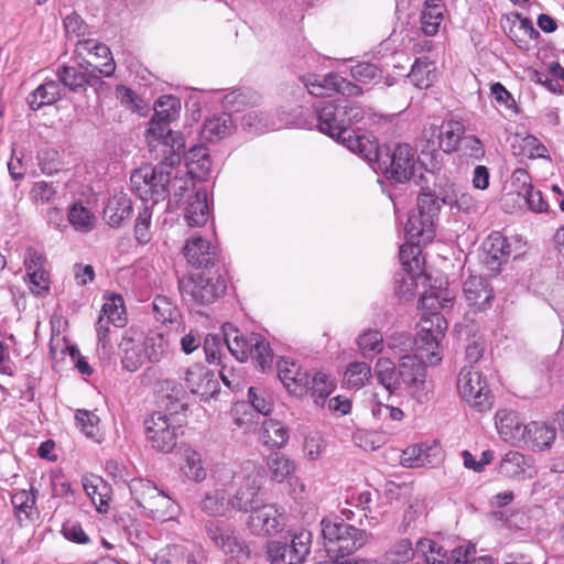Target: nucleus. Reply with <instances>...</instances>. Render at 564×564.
<instances>
[{
  "instance_id": "f257e3e1",
  "label": "nucleus",
  "mask_w": 564,
  "mask_h": 564,
  "mask_svg": "<svg viewBox=\"0 0 564 564\" xmlns=\"http://www.w3.org/2000/svg\"><path fill=\"white\" fill-rule=\"evenodd\" d=\"M446 329L447 321L441 313L423 314L414 340L417 354L402 356L398 366L388 358L377 360L375 376L389 394L404 390L419 403L430 400L426 364L435 366L442 360L441 341Z\"/></svg>"
},
{
  "instance_id": "f03ea898",
  "label": "nucleus",
  "mask_w": 564,
  "mask_h": 564,
  "mask_svg": "<svg viewBox=\"0 0 564 564\" xmlns=\"http://www.w3.org/2000/svg\"><path fill=\"white\" fill-rule=\"evenodd\" d=\"M321 532L324 546L337 564H360L359 561H338L360 550L370 538V533L347 523L339 516H327L321 520Z\"/></svg>"
},
{
  "instance_id": "7ed1b4c3",
  "label": "nucleus",
  "mask_w": 564,
  "mask_h": 564,
  "mask_svg": "<svg viewBox=\"0 0 564 564\" xmlns=\"http://www.w3.org/2000/svg\"><path fill=\"white\" fill-rule=\"evenodd\" d=\"M180 100L172 96H163L154 105V115L150 120L147 130V140L149 147L156 149L163 154L174 150V152L184 153L185 143L178 133H174L170 123L180 116Z\"/></svg>"
},
{
  "instance_id": "20e7f679",
  "label": "nucleus",
  "mask_w": 564,
  "mask_h": 564,
  "mask_svg": "<svg viewBox=\"0 0 564 564\" xmlns=\"http://www.w3.org/2000/svg\"><path fill=\"white\" fill-rule=\"evenodd\" d=\"M224 340L230 354L240 362L249 358L265 372L273 364V351L269 341L258 333L243 334L232 324L224 325Z\"/></svg>"
},
{
  "instance_id": "39448f33",
  "label": "nucleus",
  "mask_w": 564,
  "mask_h": 564,
  "mask_svg": "<svg viewBox=\"0 0 564 564\" xmlns=\"http://www.w3.org/2000/svg\"><path fill=\"white\" fill-rule=\"evenodd\" d=\"M178 288L185 302L200 308L223 296L227 286L218 270L209 269L182 278Z\"/></svg>"
},
{
  "instance_id": "423d86ee",
  "label": "nucleus",
  "mask_w": 564,
  "mask_h": 564,
  "mask_svg": "<svg viewBox=\"0 0 564 564\" xmlns=\"http://www.w3.org/2000/svg\"><path fill=\"white\" fill-rule=\"evenodd\" d=\"M232 478L237 486V490L230 499L234 509L248 512L263 503L261 487L264 480V473L261 466L254 462L247 460L234 474Z\"/></svg>"
},
{
  "instance_id": "0eeeda50",
  "label": "nucleus",
  "mask_w": 564,
  "mask_h": 564,
  "mask_svg": "<svg viewBox=\"0 0 564 564\" xmlns=\"http://www.w3.org/2000/svg\"><path fill=\"white\" fill-rule=\"evenodd\" d=\"M130 491L135 503L152 519L166 521L178 513V506L152 481L133 479Z\"/></svg>"
},
{
  "instance_id": "6e6552de",
  "label": "nucleus",
  "mask_w": 564,
  "mask_h": 564,
  "mask_svg": "<svg viewBox=\"0 0 564 564\" xmlns=\"http://www.w3.org/2000/svg\"><path fill=\"white\" fill-rule=\"evenodd\" d=\"M437 202L429 195H419L416 208L410 212L405 224L409 242L415 247L431 242L438 220Z\"/></svg>"
},
{
  "instance_id": "1a4fd4ad",
  "label": "nucleus",
  "mask_w": 564,
  "mask_h": 564,
  "mask_svg": "<svg viewBox=\"0 0 564 564\" xmlns=\"http://www.w3.org/2000/svg\"><path fill=\"white\" fill-rule=\"evenodd\" d=\"M386 177L394 183H405L414 175L416 155L408 143H397L393 148H379L375 159Z\"/></svg>"
},
{
  "instance_id": "9d476101",
  "label": "nucleus",
  "mask_w": 564,
  "mask_h": 564,
  "mask_svg": "<svg viewBox=\"0 0 564 564\" xmlns=\"http://www.w3.org/2000/svg\"><path fill=\"white\" fill-rule=\"evenodd\" d=\"M312 533L302 531L290 539L268 543L267 555L271 564H304L311 552Z\"/></svg>"
},
{
  "instance_id": "9b49d317",
  "label": "nucleus",
  "mask_w": 564,
  "mask_h": 564,
  "mask_svg": "<svg viewBox=\"0 0 564 564\" xmlns=\"http://www.w3.org/2000/svg\"><path fill=\"white\" fill-rule=\"evenodd\" d=\"M457 389L460 397L479 412L490 410L494 404L486 379L474 367H465L457 378Z\"/></svg>"
},
{
  "instance_id": "f8f14e48",
  "label": "nucleus",
  "mask_w": 564,
  "mask_h": 564,
  "mask_svg": "<svg viewBox=\"0 0 564 564\" xmlns=\"http://www.w3.org/2000/svg\"><path fill=\"white\" fill-rule=\"evenodd\" d=\"M180 425L162 413L154 412L144 420L148 444L158 453H171L177 444Z\"/></svg>"
},
{
  "instance_id": "ddd939ff",
  "label": "nucleus",
  "mask_w": 564,
  "mask_h": 564,
  "mask_svg": "<svg viewBox=\"0 0 564 564\" xmlns=\"http://www.w3.org/2000/svg\"><path fill=\"white\" fill-rule=\"evenodd\" d=\"M204 530L214 545L234 558L247 560L250 552L234 525L226 521L207 520Z\"/></svg>"
},
{
  "instance_id": "4468645a",
  "label": "nucleus",
  "mask_w": 564,
  "mask_h": 564,
  "mask_svg": "<svg viewBox=\"0 0 564 564\" xmlns=\"http://www.w3.org/2000/svg\"><path fill=\"white\" fill-rule=\"evenodd\" d=\"M465 134V126L458 120L444 121L440 127L430 126L423 130V138L431 144V150L437 148L445 153H453L459 150V145Z\"/></svg>"
},
{
  "instance_id": "2eb2a0df",
  "label": "nucleus",
  "mask_w": 564,
  "mask_h": 564,
  "mask_svg": "<svg viewBox=\"0 0 564 564\" xmlns=\"http://www.w3.org/2000/svg\"><path fill=\"white\" fill-rule=\"evenodd\" d=\"M501 28L507 36L521 50H529L540 33L533 22L520 13H510L501 19Z\"/></svg>"
},
{
  "instance_id": "dca6fc26",
  "label": "nucleus",
  "mask_w": 564,
  "mask_h": 564,
  "mask_svg": "<svg viewBox=\"0 0 564 564\" xmlns=\"http://www.w3.org/2000/svg\"><path fill=\"white\" fill-rule=\"evenodd\" d=\"M75 53L78 56L87 54L93 57V62L87 61V65L91 66L95 63V68L99 75L110 77L115 74L116 63L112 58L110 48L94 39H83L76 42Z\"/></svg>"
},
{
  "instance_id": "f3484780",
  "label": "nucleus",
  "mask_w": 564,
  "mask_h": 564,
  "mask_svg": "<svg viewBox=\"0 0 564 564\" xmlns=\"http://www.w3.org/2000/svg\"><path fill=\"white\" fill-rule=\"evenodd\" d=\"M248 527L256 535H274L284 527L283 516L273 505H260L249 510Z\"/></svg>"
},
{
  "instance_id": "a211bd4d",
  "label": "nucleus",
  "mask_w": 564,
  "mask_h": 564,
  "mask_svg": "<svg viewBox=\"0 0 564 564\" xmlns=\"http://www.w3.org/2000/svg\"><path fill=\"white\" fill-rule=\"evenodd\" d=\"M467 305L474 312H485L492 306L495 292L488 280L481 275H470L463 285Z\"/></svg>"
},
{
  "instance_id": "6ab92c4d",
  "label": "nucleus",
  "mask_w": 564,
  "mask_h": 564,
  "mask_svg": "<svg viewBox=\"0 0 564 564\" xmlns=\"http://www.w3.org/2000/svg\"><path fill=\"white\" fill-rule=\"evenodd\" d=\"M148 175V170L134 171L130 177L131 188L140 199L143 202L152 200V205H154L166 197L171 176L170 172H159V183L145 186Z\"/></svg>"
},
{
  "instance_id": "aec40b11",
  "label": "nucleus",
  "mask_w": 564,
  "mask_h": 564,
  "mask_svg": "<svg viewBox=\"0 0 564 564\" xmlns=\"http://www.w3.org/2000/svg\"><path fill=\"white\" fill-rule=\"evenodd\" d=\"M317 116V128L322 133L339 140L345 134L344 124L340 123V104L333 100H321L314 106Z\"/></svg>"
},
{
  "instance_id": "412c9836",
  "label": "nucleus",
  "mask_w": 564,
  "mask_h": 564,
  "mask_svg": "<svg viewBox=\"0 0 564 564\" xmlns=\"http://www.w3.org/2000/svg\"><path fill=\"white\" fill-rule=\"evenodd\" d=\"M56 76L58 78L57 82L63 85L62 88H68L74 93L84 91L86 86L94 87L96 90L106 86L105 82L100 79L95 70L83 72L75 66H61L56 72Z\"/></svg>"
},
{
  "instance_id": "4be33fe9",
  "label": "nucleus",
  "mask_w": 564,
  "mask_h": 564,
  "mask_svg": "<svg viewBox=\"0 0 564 564\" xmlns=\"http://www.w3.org/2000/svg\"><path fill=\"white\" fill-rule=\"evenodd\" d=\"M305 86L307 87L308 93L314 96L328 95L329 91H336L350 97L362 94V89L358 85L333 73L324 76L322 80L316 78L314 80H308Z\"/></svg>"
},
{
  "instance_id": "5701e85b",
  "label": "nucleus",
  "mask_w": 564,
  "mask_h": 564,
  "mask_svg": "<svg viewBox=\"0 0 564 564\" xmlns=\"http://www.w3.org/2000/svg\"><path fill=\"white\" fill-rule=\"evenodd\" d=\"M278 377L294 395H304L308 393L310 373L302 371L301 367L294 361L282 359L276 364Z\"/></svg>"
},
{
  "instance_id": "b1692460",
  "label": "nucleus",
  "mask_w": 564,
  "mask_h": 564,
  "mask_svg": "<svg viewBox=\"0 0 564 564\" xmlns=\"http://www.w3.org/2000/svg\"><path fill=\"white\" fill-rule=\"evenodd\" d=\"M511 181L518 195L524 199L529 209L536 213L546 212L547 204L543 199L542 193L539 189H534L530 182V175L524 169H517L512 173Z\"/></svg>"
},
{
  "instance_id": "393cba45",
  "label": "nucleus",
  "mask_w": 564,
  "mask_h": 564,
  "mask_svg": "<svg viewBox=\"0 0 564 564\" xmlns=\"http://www.w3.org/2000/svg\"><path fill=\"white\" fill-rule=\"evenodd\" d=\"M510 257V246L500 232H492L484 242L481 261L491 271L499 270L500 265Z\"/></svg>"
},
{
  "instance_id": "a878e982",
  "label": "nucleus",
  "mask_w": 564,
  "mask_h": 564,
  "mask_svg": "<svg viewBox=\"0 0 564 564\" xmlns=\"http://www.w3.org/2000/svg\"><path fill=\"white\" fill-rule=\"evenodd\" d=\"M184 257L193 267L213 269L215 264V252L212 251L209 241L202 237H192L183 248Z\"/></svg>"
},
{
  "instance_id": "bb28decb",
  "label": "nucleus",
  "mask_w": 564,
  "mask_h": 564,
  "mask_svg": "<svg viewBox=\"0 0 564 564\" xmlns=\"http://www.w3.org/2000/svg\"><path fill=\"white\" fill-rule=\"evenodd\" d=\"M156 393L160 403L171 413H178L186 409L184 399L186 391L181 383L174 379H163L156 383Z\"/></svg>"
},
{
  "instance_id": "cd10ccee",
  "label": "nucleus",
  "mask_w": 564,
  "mask_h": 564,
  "mask_svg": "<svg viewBox=\"0 0 564 564\" xmlns=\"http://www.w3.org/2000/svg\"><path fill=\"white\" fill-rule=\"evenodd\" d=\"M182 378L194 394H208L217 386L214 375L200 364H194L186 368Z\"/></svg>"
},
{
  "instance_id": "c85d7f7f",
  "label": "nucleus",
  "mask_w": 564,
  "mask_h": 564,
  "mask_svg": "<svg viewBox=\"0 0 564 564\" xmlns=\"http://www.w3.org/2000/svg\"><path fill=\"white\" fill-rule=\"evenodd\" d=\"M85 490L98 512H106L111 496V487L100 476L90 474L82 478Z\"/></svg>"
},
{
  "instance_id": "c756f323",
  "label": "nucleus",
  "mask_w": 564,
  "mask_h": 564,
  "mask_svg": "<svg viewBox=\"0 0 564 564\" xmlns=\"http://www.w3.org/2000/svg\"><path fill=\"white\" fill-rule=\"evenodd\" d=\"M36 492L37 490L31 487L30 490L22 489L12 495L11 503L20 525H23L25 521H33L37 518Z\"/></svg>"
},
{
  "instance_id": "7c9ffc66",
  "label": "nucleus",
  "mask_w": 564,
  "mask_h": 564,
  "mask_svg": "<svg viewBox=\"0 0 564 564\" xmlns=\"http://www.w3.org/2000/svg\"><path fill=\"white\" fill-rule=\"evenodd\" d=\"M132 210V203L128 195L118 193L109 198L104 209V217L110 227L118 228L130 219Z\"/></svg>"
},
{
  "instance_id": "2f4dec72",
  "label": "nucleus",
  "mask_w": 564,
  "mask_h": 564,
  "mask_svg": "<svg viewBox=\"0 0 564 564\" xmlns=\"http://www.w3.org/2000/svg\"><path fill=\"white\" fill-rule=\"evenodd\" d=\"M235 129L236 124L231 116L228 112H223L205 120L200 135L205 141L216 142L229 137Z\"/></svg>"
},
{
  "instance_id": "473e14b6",
  "label": "nucleus",
  "mask_w": 564,
  "mask_h": 564,
  "mask_svg": "<svg viewBox=\"0 0 564 564\" xmlns=\"http://www.w3.org/2000/svg\"><path fill=\"white\" fill-rule=\"evenodd\" d=\"M184 218L188 226H204L209 218L208 194L206 189H197L189 196L185 206Z\"/></svg>"
},
{
  "instance_id": "72a5a7b5",
  "label": "nucleus",
  "mask_w": 564,
  "mask_h": 564,
  "mask_svg": "<svg viewBox=\"0 0 564 564\" xmlns=\"http://www.w3.org/2000/svg\"><path fill=\"white\" fill-rule=\"evenodd\" d=\"M336 141L368 162H375V159H378L380 147L377 141L368 137L357 135L354 134V131H350V133L344 134Z\"/></svg>"
},
{
  "instance_id": "f704fd0d",
  "label": "nucleus",
  "mask_w": 564,
  "mask_h": 564,
  "mask_svg": "<svg viewBox=\"0 0 564 564\" xmlns=\"http://www.w3.org/2000/svg\"><path fill=\"white\" fill-rule=\"evenodd\" d=\"M496 426L500 436L506 441H516L525 437L523 425L513 411L500 410L496 413Z\"/></svg>"
},
{
  "instance_id": "c9c22d12",
  "label": "nucleus",
  "mask_w": 564,
  "mask_h": 564,
  "mask_svg": "<svg viewBox=\"0 0 564 564\" xmlns=\"http://www.w3.org/2000/svg\"><path fill=\"white\" fill-rule=\"evenodd\" d=\"M64 95V88L56 80H46L40 85L28 98L33 110L57 102Z\"/></svg>"
},
{
  "instance_id": "e433bc0d",
  "label": "nucleus",
  "mask_w": 564,
  "mask_h": 564,
  "mask_svg": "<svg viewBox=\"0 0 564 564\" xmlns=\"http://www.w3.org/2000/svg\"><path fill=\"white\" fill-rule=\"evenodd\" d=\"M429 176L435 180L434 187H423L420 195H429L437 202L438 212L442 205L453 206L457 199V192L455 185L449 182L445 176H435L432 172H429Z\"/></svg>"
},
{
  "instance_id": "4c0bfd02",
  "label": "nucleus",
  "mask_w": 564,
  "mask_h": 564,
  "mask_svg": "<svg viewBox=\"0 0 564 564\" xmlns=\"http://www.w3.org/2000/svg\"><path fill=\"white\" fill-rule=\"evenodd\" d=\"M180 469L187 480L195 482H202L207 476L200 453L192 447L184 448Z\"/></svg>"
},
{
  "instance_id": "58836bf2",
  "label": "nucleus",
  "mask_w": 564,
  "mask_h": 564,
  "mask_svg": "<svg viewBox=\"0 0 564 564\" xmlns=\"http://www.w3.org/2000/svg\"><path fill=\"white\" fill-rule=\"evenodd\" d=\"M119 348L122 352V366L130 372L138 370L147 359L140 340L133 339L128 334L122 336Z\"/></svg>"
},
{
  "instance_id": "ea45409f",
  "label": "nucleus",
  "mask_w": 564,
  "mask_h": 564,
  "mask_svg": "<svg viewBox=\"0 0 564 564\" xmlns=\"http://www.w3.org/2000/svg\"><path fill=\"white\" fill-rule=\"evenodd\" d=\"M186 169L192 178L204 181L212 171V160L206 148L194 147L186 158Z\"/></svg>"
},
{
  "instance_id": "a19ab883",
  "label": "nucleus",
  "mask_w": 564,
  "mask_h": 564,
  "mask_svg": "<svg viewBox=\"0 0 564 564\" xmlns=\"http://www.w3.org/2000/svg\"><path fill=\"white\" fill-rule=\"evenodd\" d=\"M408 77L415 87L426 89L437 77L436 66L427 57L416 58Z\"/></svg>"
},
{
  "instance_id": "79ce46f5",
  "label": "nucleus",
  "mask_w": 564,
  "mask_h": 564,
  "mask_svg": "<svg viewBox=\"0 0 564 564\" xmlns=\"http://www.w3.org/2000/svg\"><path fill=\"white\" fill-rule=\"evenodd\" d=\"M555 437L556 431L544 423L531 422L525 425L524 440L531 442L532 446L539 451L551 447Z\"/></svg>"
},
{
  "instance_id": "37998d69",
  "label": "nucleus",
  "mask_w": 564,
  "mask_h": 564,
  "mask_svg": "<svg viewBox=\"0 0 564 564\" xmlns=\"http://www.w3.org/2000/svg\"><path fill=\"white\" fill-rule=\"evenodd\" d=\"M261 440L265 446L281 448L289 441V430L279 421L264 420L261 426Z\"/></svg>"
},
{
  "instance_id": "c03bdc74",
  "label": "nucleus",
  "mask_w": 564,
  "mask_h": 564,
  "mask_svg": "<svg viewBox=\"0 0 564 564\" xmlns=\"http://www.w3.org/2000/svg\"><path fill=\"white\" fill-rule=\"evenodd\" d=\"M267 465L271 479L282 482L289 479L296 469L295 463L282 453L275 452L268 456Z\"/></svg>"
},
{
  "instance_id": "a18cd8bd",
  "label": "nucleus",
  "mask_w": 564,
  "mask_h": 564,
  "mask_svg": "<svg viewBox=\"0 0 564 564\" xmlns=\"http://www.w3.org/2000/svg\"><path fill=\"white\" fill-rule=\"evenodd\" d=\"M171 339L160 332L150 333L143 340V350L147 359L159 362L167 352Z\"/></svg>"
},
{
  "instance_id": "49530a36",
  "label": "nucleus",
  "mask_w": 564,
  "mask_h": 564,
  "mask_svg": "<svg viewBox=\"0 0 564 564\" xmlns=\"http://www.w3.org/2000/svg\"><path fill=\"white\" fill-rule=\"evenodd\" d=\"M334 388L335 383L328 375L317 371L310 376L308 392L315 404L323 406Z\"/></svg>"
},
{
  "instance_id": "de8ad7c7",
  "label": "nucleus",
  "mask_w": 564,
  "mask_h": 564,
  "mask_svg": "<svg viewBox=\"0 0 564 564\" xmlns=\"http://www.w3.org/2000/svg\"><path fill=\"white\" fill-rule=\"evenodd\" d=\"M230 500H227L224 490L216 489L206 492L200 501V509L210 517H223L229 510Z\"/></svg>"
},
{
  "instance_id": "09e8293b",
  "label": "nucleus",
  "mask_w": 564,
  "mask_h": 564,
  "mask_svg": "<svg viewBox=\"0 0 564 564\" xmlns=\"http://www.w3.org/2000/svg\"><path fill=\"white\" fill-rule=\"evenodd\" d=\"M371 378V368L367 362L355 361L345 372L344 381L348 388L360 389Z\"/></svg>"
},
{
  "instance_id": "8fccbe9b",
  "label": "nucleus",
  "mask_w": 564,
  "mask_h": 564,
  "mask_svg": "<svg viewBox=\"0 0 564 564\" xmlns=\"http://www.w3.org/2000/svg\"><path fill=\"white\" fill-rule=\"evenodd\" d=\"M528 467L527 459L522 454L509 452L500 464V471L511 478H521L525 476Z\"/></svg>"
},
{
  "instance_id": "3c124183",
  "label": "nucleus",
  "mask_w": 564,
  "mask_h": 564,
  "mask_svg": "<svg viewBox=\"0 0 564 564\" xmlns=\"http://www.w3.org/2000/svg\"><path fill=\"white\" fill-rule=\"evenodd\" d=\"M164 159L156 166H145L140 170H148L149 175L145 180V186H152V184L156 185L159 183V172H170L174 166H177L182 161V155L180 152H174V150L169 151L166 154H163Z\"/></svg>"
},
{
  "instance_id": "603ef678",
  "label": "nucleus",
  "mask_w": 564,
  "mask_h": 564,
  "mask_svg": "<svg viewBox=\"0 0 564 564\" xmlns=\"http://www.w3.org/2000/svg\"><path fill=\"white\" fill-rule=\"evenodd\" d=\"M241 126L250 132L263 133L272 129L274 124L269 115L252 109L241 117Z\"/></svg>"
},
{
  "instance_id": "864d4df0",
  "label": "nucleus",
  "mask_w": 564,
  "mask_h": 564,
  "mask_svg": "<svg viewBox=\"0 0 564 564\" xmlns=\"http://www.w3.org/2000/svg\"><path fill=\"white\" fill-rule=\"evenodd\" d=\"M415 551L409 539H401L386 553L387 564H404L414 557Z\"/></svg>"
},
{
  "instance_id": "5fc2aeb1",
  "label": "nucleus",
  "mask_w": 564,
  "mask_h": 564,
  "mask_svg": "<svg viewBox=\"0 0 564 564\" xmlns=\"http://www.w3.org/2000/svg\"><path fill=\"white\" fill-rule=\"evenodd\" d=\"M123 300L121 296H113L109 299L101 308L99 316H105L107 323H111L115 327H122L126 323L123 316Z\"/></svg>"
},
{
  "instance_id": "6e6d98bb",
  "label": "nucleus",
  "mask_w": 564,
  "mask_h": 564,
  "mask_svg": "<svg viewBox=\"0 0 564 564\" xmlns=\"http://www.w3.org/2000/svg\"><path fill=\"white\" fill-rule=\"evenodd\" d=\"M443 21V8L440 4H426L422 12L421 24L422 31L432 36L437 33V30Z\"/></svg>"
},
{
  "instance_id": "4d7b16f0",
  "label": "nucleus",
  "mask_w": 564,
  "mask_h": 564,
  "mask_svg": "<svg viewBox=\"0 0 564 564\" xmlns=\"http://www.w3.org/2000/svg\"><path fill=\"white\" fill-rule=\"evenodd\" d=\"M94 215L82 204H74L68 212L69 224L78 231H90L94 226Z\"/></svg>"
},
{
  "instance_id": "13d9d810",
  "label": "nucleus",
  "mask_w": 564,
  "mask_h": 564,
  "mask_svg": "<svg viewBox=\"0 0 564 564\" xmlns=\"http://www.w3.org/2000/svg\"><path fill=\"white\" fill-rule=\"evenodd\" d=\"M153 312L155 318L163 324L175 323L180 317L177 307L166 296L162 295L154 299Z\"/></svg>"
},
{
  "instance_id": "bf43d9fd",
  "label": "nucleus",
  "mask_w": 564,
  "mask_h": 564,
  "mask_svg": "<svg viewBox=\"0 0 564 564\" xmlns=\"http://www.w3.org/2000/svg\"><path fill=\"white\" fill-rule=\"evenodd\" d=\"M259 96L251 90H236L227 94L224 98V106L232 111L239 112L246 106L254 105Z\"/></svg>"
},
{
  "instance_id": "052dcab7",
  "label": "nucleus",
  "mask_w": 564,
  "mask_h": 564,
  "mask_svg": "<svg viewBox=\"0 0 564 564\" xmlns=\"http://www.w3.org/2000/svg\"><path fill=\"white\" fill-rule=\"evenodd\" d=\"M395 293L404 300H411L416 293V278L413 273L404 269L394 275Z\"/></svg>"
},
{
  "instance_id": "680f3d73",
  "label": "nucleus",
  "mask_w": 564,
  "mask_h": 564,
  "mask_svg": "<svg viewBox=\"0 0 564 564\" xmlns=\"http://www.w3.org/2000/svg\"><path fill=\"white\" fill-rule=\"evenodd\" d=\"M350 74L352 78L362 84H378L382 78L381 69L371 63H359L351 67Z\"/></svg>"
},
{
  "instance_id": "e2e57ef3",
  "label": "nucleus",
  "mask_w": 564,
  "mask_h": 564,
  "mask_svg": "<svg viewBox=\"0 0 564 564\" xmlns=\"http://www.w3.org/2000/svg\"><path fill=\"white\" fill-rule=\"evenodd\" d=\"M338 102L340 104V116L343 118L340 123L344 124L345 134L350 133L352 131L350 127L364 119L365 111L355 102L348 100H338Z\"/></svg>"
},
{
  "instance_id": "0e129e2a",
  "label": "nucleus",
  "mask_w": 564,
  "mask_h": 564,
  "mask_svg": "<svg viewBox=\"0 0 564 564\" xmlns=\"http://www.w3.org/2000/svg\"><path fill=\"white\" fill-rule=\"evenodd\" d=\"M151 218V207L144 206L142 209L139 210L134 224V237L140 245H147L152 238V234L150 230Z\"/></svg>"
},
{
  "instance_id": "69168bd1",
  "label": "nucleus",
  "mask_w": 564,
  "mask_h": 564,
  "mask_svg": "<svg viewBox=\"0 0 564 564\" xmlns=\"http://www.w3.org/2000/svg\"><path fill=\"white\" fill-rule=\"evenodd\" d=\"M357 344L364 356H371L382 350L383 337L380 332L369 329L358 337Z\"/></svg>"
},
{
  "instance_id": "338daca9",
  "label": "nucleus",
  "mask_w": 564,
  "mask_h": 564,
  "mask_svg": "<svg viewBox=\"0 0 564 564\" xmlns=\"http://www.w3.org/2000/svg\"><path fill=\"white\" fill-rule=\"evenodd\" d=\"M75 419L77 427L87 437L96 438L98 436V424L100 420L97 414L87 410H77Z\"/></svg>"
},
{
  "instance_id": "774afa93",
  "label": "nucleus",
  "mask_w": 564,
  "mask_h": 564,
  "mask_svg": "<svg viewBox=\"0 0 564 564\" xmlns=\"http://www.w3.org/2000/svg\"><path fill=\"white\" fill-rule=\"evenodd\" d=\"M25 282L29 284L31 292L37 296L45 295L50 290V273L47 269L31 272L25 275Z\"/></svg>"
}]
</instances>
